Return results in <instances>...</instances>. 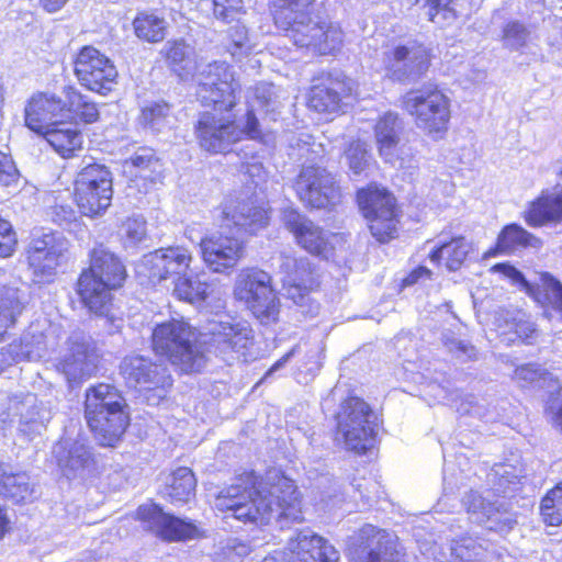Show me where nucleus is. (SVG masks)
<instances>
[{"instance_id":"nucleus-61","label":"nucleus","mask_w":562,"mask_h":562,"mask_svg":"<svg viewBox=\"0 0 562 562\" xmlns=\"http://www.w3.org/2000/svg\"><path fill=\"white\" fill-rule=\"evenodd\" d=\"M443 345L457 359L461 361L473 360L476 358V349L470 342L457 339L450 335H443Z\"/></svg>"},{"instance_id":"nucleus-52","label":"nucleus","mask_w":562,"mask_h":562,"mask_svg":"<svg viewBox=\"0 0 562 562\" xmlns=\"http://www.w3.org/2000/svg\"><path fill=\"white\" fill-rule=\"evenodd\" d=\"M169 105L165 102H151L142 109L139 122L144 127L159 132L168 123Z\"/></svg>"},{"instance_id":"nucleus-63","label":"nucleus","mask_w":562,"mask_h":562,"mask_svg":"<svg viewBox=\"0 0 562 562\" xmlns=\"http://www.w3.org/2000/svg\"><path fill=\"white\" fill-rule=\"evenodd\" d=\"M19 171L10 155L0 151V184L10 187L19 180Z\"/></svg>"},{"instance_id":"nucleus-11","label":"nucleus","mask_w":562,"mask_h":562,"mask_svg":"<svg viewBox=\"0 0 562 562\" xmlns=\"http://www.w3.org/2000/svg\"><path fill=\"white\" fill-rule=\"evenodd\" d=\"M113 178L108 167L90 164L81 169L75 181V200L86 216L102 214L113 196Z\"/></svg>"},{"instance_id":"nucleus-6","label":"nucleus","mask_w":562,"mask_h":562,"mask_svg":"<svg viewBox=\"0 0 562 562\" xmlns=\"http://www.w3.org/2000/svg\"><path fill=\"white\" fill-rule=\"evenodd\" d=\"M192 79L196 83L195 95L202 105L212 106L220 113H228L236 106L240 83L227 63L200 65Z\"/></svg>"},{"instance_id":"nucleus-37","label":"nucleus","mask_w":562,"mask_h":562,"mask_svg":"<svg viewBox=\"0 0 562 562\" xmlns=\"http://www.w3.org/2000/svg\"><path fill=\"white\" fill-rule=\"evenodd\" d=\"M402 123L397 114L387 112L375 124V139L380 155L386 162L394 164L395 149L400 140Z\"/></svg>"},{"instance_id":"nucleus-17","label":"nucleus","mask_w":562,"mask_h":562,"mask_svg":"<svg viewBox=\"0 0 562 562\" xmlns=\"http://www.w3.org/2000/svg\"><path fill=\"white\" fill-rule=\"evenodd\" d=\"M293 188L303 203L315 209L334 206L341 196L335 177L325 168L315 165L302 167Z\"/></svg>"},{"instance_id":"nucleus-40","label":"nucleus","mask_w":562,"mask_h":562,"mask_svg":"<svg viewBox=\"0 0 562 562\" xmlns=\"http://www.w3.org/2000/svg\"><path fill=\"white\" fill-rule=\"evenodd\" d=\"M50 412L42 403L31 404L20 413L18 432L25 441H32L46 430Z\"/></svg>"},{"instance_id":"nucleus-23","label":"nucleus","mask_w":562,"mask_h":562,"mask_svg":"<svg viewBox=\"0 0 562 562\" xmlns=\"http://www.w3.org/2000/svg\"><path fill=\"white\" fill-rule=\"evenodd\" d=\"M53 459L67 479L82 476L93 464L91 448L83 438H60L52 450Z\"/></svg>"},{"instance_id":"nucleus-7","label":"nucleus","mask_w":562,"mask_h":562,"mask_svg":"<svg viewBox=\"0 0 562 562\" xmlns=\"http://www.w3.org/2000/svg\"><path fill=\"white\" fill-rule=\"evenodd\" d=\"M402 104L425 134L432 139L443 137L450 121V101L436 86L427 85L408 91Z\"/></svg>"},{"instance_id":"nucleus-49","label":"nucleus","mask_w":562,"mask_h":562,"mask_svg":"<svg viewBox=\"0 0 562 562\" xmlns=\"http://www.w3.org/2000/svg\"><path fill=\"white\" fill-rule=\"evenodd\" d=\"M425 10L429 21L440 26L450 25L457 19L454 0H415Z\"/></svg>"},{"instance_id":"nucleus-5","label":"nucleus","mask_w":562,"mask_h":562,"mask_svg":"<svg viewBox=\"0 0 562 562\" xmlns=\"http://www.w3.org/2000/svg\"><path fill=\"white\" fill-rule=\"evenodd\" d=\"M195 134L200 146L213 154L225 153L244 138L260 139L262 136L259 121L252 111L246 113L243 126L231 114L217 116L214 112H202L195 124Z\"/></svg>"},{"instance_id":"nucleus-13","label":"nucleus","mask_w":562,"mask_h":562,"mask_svg":"<svg viewBox=\"0 0 562 562\" xmlns=\"http://www.w3.org/2000/svg\"><path fill=\"white\" fill-rule=\"evenodd\" d=\"M99 359L100 352L93 338L76 329L66 339L56 369L69 383L80 382L95 372Z\"/></svg>"},{"instance_id":"nucleus-1","label":"nucleus","mask_w":562,"mask_h":562,"mask_svg":"<svg viewBox=\"0 0 562 562\" xmlns=\"http://www.w3.org/2000/svg\"><path fill=\"white\" fill-rule=\"evenodd\" d=\"M214 505L238 520L257 525L274 519L283 528L303 519L294 482L278 470H270L260 479L252 471L240 474L220 492Z\"/></svg>"},{"instance_id":"nucleus-48","label":"nucleus","mask_w":562,"mask_h":562,"mask_svg":"<svg viewBox=\"0 0 562 562\" xmlns=\"http://www.w3.org/2000/svg\"><path fill=\"white\" fill-rule=\"evenodd\" d=\"M26 304V293L14 286H0V312L8 316L11 327L15 325Z\"/></svg>"},{"instance_id":"nucleus-60","label":"nucleus","mask_w":562,"mask_h":562,"mask_svg":"<svg viewBox=\"0 0 562 562\" xmlns=\"http://www.w3.org/2000/svg\"><path fill=\"white\" fill-rule=\"evenodd\" d=\"M443 345L457 359L461 361L473 360L476 358V349L470 342L457 339L450 335H443Z\"/></svg>"},{"instance_id":"nucleus-42","label":"nucleus","mask_w":562,"mask_h":562,"mask_svg":"<svg viewBox=\"0 0 562 562\" xmlns=\"http://www.w3.org/2000/svg\"><path fill=\"white\" fill-rule=\"evenodd\" d=\"M462 504L476 524L498 522L501 513L495 503L487 501L477 492L471 491L462 498Z\"/></svg>"},{"instance_id":"nucleus-57","label":"nucleus","mask_w":562,"mask_h":562,"mask_svg":"<svg viewBox=\"0 0 562 562\" xmlns=\"http://www.w3.org/2000/svg\"><path fill=\"white\" fill-rule=\"evenodd\" d=\"M122 236L125 238V243L135 246L143 241L146 237V221L142 215H134L122 224L121 227Z\"/></svg>"},{"instance_id":"nucleus-62","label":"nucleus","mask_w":562,"mask_h":562,"mask_svg":"<svg viewBox=\"0 0 562 562\" xmlns=\"http://www.w3.org/2000/svg\"><path fill=\"white\" fill-rule=\"evenodd\" d=\"M16 245L15 233L12 225L0 217V258L10 257Z\"/></svg>"},{"instance_id":"nucleus-45","label":"nucleus","mask_w":562,"mask_h":562,"mask_svg":"<svg viewBox=\"0 0 562 562\" xmlns=\"http://www.w3.org/2000/svg\"><path fill=\"white\" fill-rule=\"evenodd\" d=\"M470 248L471 247L464 237L453 238L449 243H446L431 251L430 260L438 263L441 259H445L448 270L456 271L462 266Z\"/></svg>"},{"instance_id":"nucleus-34","label":"nucleus","mask_w":562,"mask_h":562,"mask_svg":"<svg viewBox=\"0 0 562 562\" xmlns=\"http://www.w3.org/2000/svg\"><path fill=\"white\" fill-rule=\"evenodd\" d=\"M167 66L181 79H192L200 65L198 55L184 40L168 41L161 50Z\"/></svg>"},{"instance_id":"nucleus-50","label":"nucleus","mask_w":562,"mask_h":562,"mask_svg":"<svg viewBox=\"0 0 562 562\" xmlns=\"http://www.w3.org/2000/svg\"><path fill=\"white\" fill-rule=\"evenodd\" d=\"M538 288L539 294L536 295V300L562 313V283L550 273L542 272Z\"/></svg>"},{"instance_id":"nucleus-12","label":"nucleus","mask_w":562,"mask_h":562,"mask_svg":"<svg viewBox=\"0 0 562 562\" xmlns=\"http://www.w3.org/2000/svg\"><path fill=\"white\" fill-rule=\"evenodd\" d=\"M192 259L191 252L182 246L159 248L143 256L136 273L154 285H173L190 270Z\"/></svg>"},{"instance_id":"nucleus-58","label":"nucleus","mask_w":562,"mask_h":562,"mask_svg":"<svg viewBox=\"0 0 562 562\" xmlns=\"http://www.w3.org/2000/svg\"><path fill=\"white\" fill-rule=\"evenodd\" d=\"M25 473L7 476L3 486L9 495L16 502L24 501L32 495V487Z\"/></svg>"},{"instance_id":"nucleus-35","label":"nucleus","mask_w":562,"mask_h":562,"mask_svg":"<svg viewBox=\"0 0 562 562\" xmlns=\"http://www.w3.org/2000/svg\"><path fill=\"white\" fill-rule=\"evenodd\" d=\"M542 241L518 224H508L499 232L496 244L488 249L484 258L497 255H514L521 249L540 248Z\"/></svg>"},{"instance_id":"nucleus-43","label":"nucleus","mask_w":562,"mask_h":562,"mask_svg":"<svg viewBox=\"0 0 562 562\" xmlns=\"http://www.w3.org/2000/svg\"><path fill=\"white\" fill-rule=\"evenodd\" d=\"M195 486L196 480L193 472L189 468L182 467L171 474V481L166 488V493L171 503L183 504L195 495Z\"/></svg>"},{"instance_id":"nucleus-21","label":"nucleus","mask_w":562,"mask_h":562,"mask_svg":"<svg viewBox=\"0 0 562 562\" xmlns=\"http://www.w3.org/2000/svg\"><path fill=\"white\" fill-rule=\"evenodd\" d=\"M200 248L205 265L217 273H224L237 266L246 251L245 241L239 237L222 234L202 238Z\"/></svg>"},{"instance_id":"nucleus-55","label":"nucleus","mask_w":562,"mask_h":562,"mask_svg":"<svg viewBox=\"0 0 562 562\" xmlns=\"http://www.w3.org/2000/svg\"><path fill=\"white\" fill-rule=\"evenodd\" d=\"M274 95L273 92V85L267 83V82H260L254 88L249 89L248 97H247V103H248V110L252 111V114L255 115V110L258 109H268L272 103V98Z\"/></svg>"},{"instance_id":"nucleus-2","label":"nucleus","mask_w":562,"mask_h":562,"mask_svg":"<svg viewBox=\"0 0 562 562\" xmlns=\"http://www.w3.org/2000/svg\"><path fill=\"white\" fill-rule=\"evenodd\" d=\"M313 0H272L276 25L294 45L312 47L321 55L331 54L342 43V31L334 24L313 19L308 8Z\"/></svg>"},{"instance_id":"nucleus-64","label":"nucleus","mask_w":562,"mask_h":562,"mask_svg":"<svg viewBox=\"0 0 562 562\" xmlns=\"http://www.w3.org/2000/svg\"><path fill=\"white\" fill-rule=\"evenodd\" d=\"M494 472L498 476L496 488L498 492L507 493L512 485L519 483V475L516 473L515 468L509 464L498 465Z\"/></svg>"},{"instance_id":"nucleus-51","label":"nucleus","mask_w":562,"mask_h":562,"mask_svg":"<svg viewBox=\"0 0 562 562\" xmlns=\"http://www.w3.org/2000/svg\"><path fill=\"white\" fill-rule=\"evenodd\" d=\"M540 512L546 524L551 526L562 524V485L560 483L542 498Z\"/></svg>"},{"instance_id":"nucleus-26","label":"nucleus","mask_w":562,"mask_h":562,"mask_svg":"<svg viewBox=\"0 0 562 562\" xmlns=\"http://www.w3.org/2000/svg\"><path fill=\"white\" fill-rule=\"evenodd\" d=\"M66 99L55 94L38 93L33 95L25 106V125L42 134L65 117Z\"/></svg>"},{"instance_id":"nucleus-53","label":"nucleus","mask_w":562,"mask_h":562,"mask_svg":"<svg viewBox=\"0 0 562 562\" xmlns=\"http://www.w3.org/2000/svg\"><path fill=\"white\" fill-rule=\"evenodd\" d=\"M225 45L228 53L236 59L248 55L251 50V44L246 26L236 24L229 27Z\"/></svg>"},{"instance_id":"nucleus-19","label":"nucleus","mask_w":562,"mask_h":562,"mask_svg":"<svg viewBox=\"0 0 562 562\" xmlns=\"http://www.w3.org/2000/svg\"><path fill=\"white\" fill-rule=\"evenodd\" d=\"M284 277L282 279L285 296L302 308L303 314L314 315L318 312V304L310 294L318 285L307 259H296L286 256L280 266Z\"/></svg>"},{"instance_id":"nucleus-14","label":"nucleus","mask_w":562,"mask_h":562,"mask_svg":"<svg viewBox=\"0 0 562 562\" xmlns=\"http://www.w3.org/2000/svg\"><path fill=\"white\" fill-rule=\"evenodd\" d=\"M68 239L59 232L34 235L27 247V262L38 283L50 282L66 260Z\"/></svg>"},{"instance_id":"nucleus-39","label":"nucleus","mask_w":562,"mask_h":562,"mask_svg":"<svg viewBox=\"0 0 562 562\" xmlns=\"http://www.w3.org/2000/svg\"><path fill=\"white\" fill-rule=\"evenodd\" d=\"M204 277V273L193 276L192 271L189 270L172 285V294L177 299L191 304L204 302L212 291V284H210Z\"/></svg>"},{"instance_id":"nucleus-56","label":"nucleus","mask_w":562,"mask_h":562,"mask_svg":"<svg viewBox=\"0 0 562 562\" xmlns=\"http://www.w3.org/2000/svg\"><path fill=\"white\" fill-rule=\"evenodd\" d=\"M529 35L530 32L524 24L509 22L503 31L504 46L512 50H518L527 44Z\"/></svg>"},{"instance_id":"nucleus-18","label":"nucleus","mask_w":562,"mask_h":562,"mask_svg":"<svg viewBox=\"0 0 562 562\" xmlns=\"http://www.w3.org/2000/svg\"><path fill=\"white\" fill-rule=\"evenodd\" d=\"M143 529L167 541L198 539L202 531L192 520L167 514L155 503L143 504L136 512Z\"/></svg>"},{"instance_id":"nucleus-44","label":"nucleus","mask_w":562,"mask_h":562,"mask_svg":"<svg viewBox=\"0 0 562 562\" xmlns=\"http://www.w3.org/2000/svg\"><path fill=\"white\" fill-rule=\"evenodd\" d=\"M135 35L149 43H158L166 37L167 22L151 12H139L133 21Z\"/></svg>"},{"instance_id":"nucleus-38","label":"nucleus","mask_w":562,"mask_h":562,"mask_svg":"<svg viewBox=\"0 0 562 562\" xmlns=\"http://www.w3.org/2000/svg\"><path fill=\"white\" fill-rule=\"evenodd\" d=\"M47 143L64 158L81 148L82 135L71 123L61 121L42 133Z\"/></svg>"},{"instance_id":"nucleus-4","label":"nucleus","mask_w":562,"mask_h":562,"mask_svg":"<svg viewBox=\"0 0 562 562\" xmlns=\"http://www.w3.org/2000/svg\"><path fill=\"white\" fill-rule=\"evenodd\" d=\"M151 338L156 353L167 357L172 366L184 373L199 372L206 363L199 333L183 319L158 324Z\"/></svg>"},{"instance_id":"nucleus-54","label":"nucleus","mask_w":562,"mask_h":562,"mask_svg":"<svg viewBox=\"0 0 562 562\" xmlns=\"http://www.w3.org/2000/svg\"><path fill=\"white\" fill-rule=\"evenodd\" d=\"M371 155L367 145L360 140L351 142L345 150V160L353 175H361L368 167Z\"/></svg>"},{"instance_id":"nucleus-47","label":"nucleus","mask_w":562,"mask_h":562,"mask_svg":"<svg viewBox=\"0 0 562 562\" xmlns=\"http://www.w3.org/2000/svg\"><path fill=\"white\" fill-rule=\"evenodd\" d=\"M514 378L522 387L533 386L542 389L549 385L552 391L559 389L558 382L553 379L552 374L536 363L517 367Z\"/></svg>"},{"instance_id":"nucleus-22","label":"nucleus","mask_w":562,"mask_h":562,"mask_svg":"<svg viewBox=\"0 0 562 562\" xmlns=\"http://www.w3.org/2000/svg\"><path fill=\"white\" fill-rule=\"evenodd\" d=\"M252 330L245 324L220 323L211 329L210 348L225 361L243 358L252 346Z\"/></svg>"},{"instance_id":"nucleus-30","label":"nucleus","mask_w":562,"mask_h":562,"mask_svg":"<svg viewBox=\"0 0 562 562\" xmlns=\"http://www.w3.org/2000/svg\"><path fill=\"white\" fill-rule=\"evenodd\" d=\"M283 223L293 233L300 246L313 255L323 256L328 249L327 234L295 210L283 212Z\"/></svg>"},{"instance_id":"nucleus-32","label":"nucleus","mask_w":562,"mask_h":562,"mask_svg":"<svg viewBox=\"0 0 562 562\" xmlns=\"http://www.w3.org/2000/svg\"><path fill=\"white\" fill-rule=\"evenodd\" d=\"M115 288L105 284L90 271H83L78 280V294L92 313L108 316L111 310V291Z\"/></svg>"},{"instance_id":"nucleus-46","label":"nucleus","mask_w":562,"mask_h":562,"mask_svg":"<svg viewBox=\"0 0 562 562\" xmlns=\"http://www.w3.org/2000/svg\"><path fill=\"white\" fill-rule=\"evenodd\" d=\"M452 562H491L493 553L477 540L467 537L451 546Z\"/></svg>"},{"instance_id":"nucleus-8","label":"nucleus","mask_w":562,"mask_h":562,"mask_svg":"<svg viewBox=\"0 0 562 562\" xmlns=\"http://www.w3.org/2000/svg\"><path fill=\"white\" fill-rule=\"evenodd\" d=\"M337 439H342L347 450L366 453L374 442L378 417L371 407L359 397H349L336 414Z\"/></svg>"},{"instance_id":"nucleus-41","label":"nucleus","mask_w":562,"mask_h":562,"mask_svg":"<svg viewBox=\"0 0 562 562\" xmlns=\"http://www.w3.org/2000/svg\"><path fill=\"white\" fill-rule=\"evenodd\" d=\"M64 97L66 98L65 117L80 120L83 123H93L99 119V110L97 104L90 101L75 87L67 86L64 88Z\"/></svg>"},{"instance_id":"nucleus-15","label":"nucleus","mask_w":562,"mask_h":562,"mask_svg":"<svg viewBox=\"0 0 562 562\" xmlns=\"http://www.w3.org/2000/svg\"><path fill=\"white\" fill-rule=\"evenodd\" d=\"M358 203L378 241L386 243L396 236L398 221L395 198L391 193L378 188L361 190L358 192Z\"/></svg>"},{"instance_id":"nucleus-31","label":"nucleus","mask_w":562,"mask_h":562,"mask_svg":"<svg viewBox=\"0 0 562 562\" xmlns=\"http://www.w3.org/2000/svg\"><path fill=\"white\" fill-rule=\"evenodd\" d=\"M529 226L540 227L548 223L562 222V187L542 190L525 211Z\"/></svg>"},{"instance_id":"nucleus-20","label":"nucleus","mask_w":562,"mask_h":562,"mask_svg":"<svg viewBox=\"0 0 562 562\" xmlns=\"http://www.w3.org/2000/svg\"><path fill=\"white\" fill-rule=\"evenodd\" d=\"M383 63L386 76L391 79L414 82L428 70L429 54L424 45L408 42L385 52Z\"/></svg>"},{"instance_id":"nucleus-36","label":"nucleus","mask_w":562,"mask_h":562,"mask_svg":"<svg viewBox=\"0 0 562 562\" xmlns=\"http://www.w3.org/2000/svg\"><path fill=\"white\" fill-rule=\"evenodd\" d=\"M88 271L116 289L123 284L126 277L125 267L120 258L102 245L93 248Z\"/></svg>"},{"instance_id":"nucleus-10","label":"nucleus","mask_w":562,"mask_h":562,"mask_svg":"<svg viewBox=\"0 0 562 562\" xmlns=\"http://www.w3.org/2000/svg\"><path fill=\"white\" fill-rule=\"evenodd\" d=\"M234 293L246 303L254 316L263 325L274 323L279 316V301L271 286V277L258 269L241 271L236 280Z\"/></svg>"},{"instance_id":"nucleus-29","label":"nucleus","mask_w":562,"mask_h":562,"mask_svg":"<svg viewBox=\"0 0 562 562\" xmlns=\"http://www.w3.org/2000/svg\"><path fill=\"white\" fill-rule=\"evenodd\" d=\"M57 327L49 325L46 333L32 325L22 336L19 342H12L1 349L2 355H9L14 362L22 360L37 361L44 358L49 348H54L50 337L55 335Z\"/></svg>"},{"instance_id":"nucleus-9","label":"nucleus","mask_w":562,"mask_h":562,"mask_svg":"<svg viewBox=\"0 0 562 562\" xmlns=\"http://www.w3.org/2000/svg\"><path fill=\"white\" fill-rule=\"evenodd\" d=\"M125 384L144 395L149 405H158L172 385L168 368L142 355H128L120 363Z\"/></svg>"},{"instance_id":"nucleus-24","label":"nucleus","mask_w":562,"mask_h":562,"mask_svg":"<svg viewBox=\"0 0 562 562\" xmlns=\"http://www.w3.org/2000/svg\"><path fill=\"white\" fill-rule=\"evenodd\" d=\"M353 90L355 82L352 79L340 72L330 74L323 82L311 88L308 106L321 113L337 112L344 99L350 97Z\"/></svg>"},{"instance_id":"nucleus-27","label":"nucleus","mask_w":562,"mask_h":562,"mask_svg":"<svg viewBox=\"0 0 562 562\" xmlns=\"http://www.w3.org/2000/svg\"><path fill=\"white\" fill-rule=\"evenodd\" d=\"M359 537L361 562H404L394 537L385 530L368 525L360 530Z\"/></svg>"},{"instance_id":"nucleus-25","label":"nucleus","mask_w":562,"mask_h":562,"mask_svg":"<svg viewBox=\"0 0 562 562\" xmlns=\"http://www.w3.org/2000/svg\"><path fill=\"white\" fill-rule=\"evenodd\" d=\"M290 561L295 562H338V551L324 538L310 529L295 533L288 541Z\"/></svg>"},{"instance_id":"nucleus-16","label":"nucleus","mask_w":562,"mask_h":562,"mask_svg":"<svg viewBox=\"0 0 562 562\" xmlns=\"http://www.w3.org/2000/svg\"><path fill=\"white\" fill-rule=\"evenodd\" d=\"M74 72L82 87L102 95L117 83V70L112 60L92 46L79 50L74 60Z\"/></svg>"},{"instance_id":"nucleus-3","label":"nucleus","mask_w":562,"mask_h":562,"mask_svg":"<svg viewBox=\"0 0 562 562\" xmlns=\"http://www.w3.org/2000/svg\"><path fill=\"white\" fill-rule=\"evenodd\" d=\"M85 418L102 446H113L130 424L124 397L116 387L105 383L86 391Z\"/></svg>"},{"instance_id":"nucleus-33","label":"nucleus","mask_w":562,"mask_h":562,"mask_svg":"<svg viewBox=\"0 0 562 562\" xmlns=\"http://www.w3.org/2000/svg\"><path fill=\"white\" fill-rule=\"evenodd\" d=\"M224 215L237 232L249 235L256 234L269 223L268 211L251 200L238 202L233 207L226 206Z\"/></svg>"},{"instance_id":"nucleus-28","label":"nucleus","mask_w":562,"mask_h":562,"mask_svg":"<svg viewBox=\"0 0 562 562\" xmlns=\"http://www.w3.org/2000/svg\"><path fill=\"white\" fill-rule=\"evenodd\" d=\"M124 171L130 173L131 182L147 192L151 187L161 183L164 164L151 148H139L124 161Z\"/></svg>"},{"instance_id":"nucleus-59","label":"nucleus","mask_w":562,"mask_h":562,"mask_svg":"<svg viewBox=\"0 0 562 562\" xmlns=\"http://www.w3.org/2000/svg\"><path fill=\"white\" fill-rule=\"evenodd\" d=\"M243 10V0H213V14L217 20L232 22Z\"/></svg>"}]
</instances>
